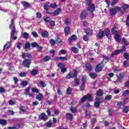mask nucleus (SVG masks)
Segmentation results:
<instances>
[{
  "mask_svg": "<svg viewBox=\"0 0 129 129\" xmlns=\"http://www.w3.org/2000/svg\"><path fill=\"white\" fill-rule=\"evenodd\" d=\"M9 29L11 30V38H13L14 40H17L18 37L14 36L17 33V31H16V27L15 26V20L14 19L11 20V24L9 26Z\"/></svg>",
  "mask_w": 129,
  "mask_h": 129,
  "instance_id": "1",
  "label": "nucleus"
},
{
  "mask_svg": "<svg viewBox=\"0 0 129 129\" xmlns=\"http://www.w3.org/2000/svg\"><path fill=\"white\" fill-rule=\"evenodd\" d=\"M93 95L92 94H88L85 96H84L81 99V103H84L86 100H88V101H89L90 102H91V101H93Z\"/></svg>",
  "mask_w": 129,
  "mask_h": 129,
  "instance_id": "2",
  "label": "nucleus"
},
{
  "mask_svg": "<svg viewBox=\"0 0 129 129\" xmlns=\"http://www.w3.org/2000/svg\"><path fill=\"white\" fill-rule=\"evenodd\" d=\"M73 72H70L66 76V79H71V78H77V75H78V72L76 70H74Z\"/></svg>",
  "mask_w": 129,
  "mask_h": 129,
  "instance_id": "3",
  "label": "nucleus"
},
{
  "mask_svg": "<svg viewBox=\"0 0 129 129\" xmlns=\"http://www.w3.org/2000/svg\"><path fill=\"white\" fill-rule=\"evenodd\" d=\"M104 67V64H103V61H100L96 67L95 68V71L96 73H99L101 71H102Z\"/></svg>",
  "mask_w": 129,
  "mask_h": 129,
  "instance_id": "4",
  "label": "nucleus"
},
{
  "mask_svg": "<svg viewBox=\"0 0 129 129\" xmlns=\"http://www.w3.org/2000/svg\"><path fill=\"white\" fill-rule=\"evenodd\" d=\"M87 80V79H86V76H84L82 77V84L80 86V91H83L85 89V83H86Z\"/></svg>",
  "mask_w": 129,
  "mask_h": 129,
  "instance_id": "5",
  "label": "nucleus"
},
{
  "mask_svg": "<svg viewBox=\"0 0 129 129\" xmlns=\"http://www.w3.org/2000/svg\"><path fill=\"white\" fill-rule=\"evenodd\" d=\"M31 63H32V60H31V59L24 58L22 62V65L24 67H26V68H30Z\"/></svg>",
  "mask_w": 129,
  "mask_h": 129,
  "instance_id": "6",
  "label": "nucleus"
},
{
  "mask_svg": "<svg viewBox=\"0 0 129 129\" xmlns=\"http://www.w3.org/2000/svg\"><path fill=\"white\" fill-rule=\"evenodd\" d=\"M125 77H126V74H125V72H123L119 74V75L117 76L118 82H122Z\"/></svg>",
  "mask_w": 129,
  "mask_h": 129,
  "instance_id": "7",
  "label": "nucleus"
},
{
  "mask_svg": "<svg viewBox=\"0 0 129 129\" xmlns=\"http://www.w3.org/2000/svg\"><path fill=\"white\" fill-rule=\"evenodd\" d=\"M61 13V8H58L55 10L53 12H50L49 11L46 12L47 15H53V16H58Z\"/></svg>",
  "mask_w": 129,
  "mask_h": 129,
  "instance_id": "8",
  "label": "nucleus"
},
{
  "mask_svg": "<svg viewBox=\"0 0 129 129\" xmlns=\"http://www.w3.org/2000/svg\"><path fill=\"white\" fill-rule=\"evenodd\" d=\"M63 32L66 37L69 36V34L71 32V28L70 27V26H66L65 28H64Z\"/></svg>",
  "mask_w": 129,
  "mask_h": 129,
  "instance_id": "9",
  "label": "nucleus"
},
{
  "mask_svg": "<svg viewBox=\"0 0 129 129\" xmlns=\"http://www.w3.org/2000/svg\"><path fill=\"white\" fill-rule=\"evenodd\" d=\"M109 15L111 17H114L117 14V10L115 8H110L109 9Z\"/></svg>",
  "mask_w": 129,
  "mask_h": 129,
  "instance_id": "10",
  "label": "nucleus"
},
{
  "mask_svg": "<svg viewBox=\"0 0 129 129\" xmlns=\"http://www.w3.org/2000/svg\"><path fill=\"white\" fill-rule=\"evenodd\" d=\"M85 32L87 36H91L93 35V30L90 27L87 28Z\"/></svg>",
  "mask_w": 129,
  "mask_h": 129,
  "instance_id": "11",
  "label": "nucleus"
},
{
  "mask_svg": "<svg viewBox=\"0 0 129 129\" xmlns=\"http://www.w3.org/2000/svg\"><path fill=\"white\" fill-rule=\"evenodd\" d=\"M80 17L81 20H85V19H86V17H87V12H86V10H83L82 11Z\"/></svg>",
  "mask_w": 129,
  "mask_h": 129,
  "instance_id": "12",
  "label": "nucleus"
},
{
  "mask_svg": "<svg viewBox=\"0 0 129 129\" xmlns=\"http://www.w3.org/2000/svg\"><path fill=\"white\" fill-rule=\"evenodd\" d=\"M118 28L117 27V25L114 24L113 27L111 30V33L112 35H116V34H118Z\"/></svg>",
  "mask_w": 129,
  "mask_h": 129,
  "instance_id": "13",
  "label": "nucleus"
},
{
  "mask_svg": "<svg viewBox=\"0 0 129 129\" xmlns=\"http://www.w3.org/2000/svg\"><path fill=\"white\" fill-rule=\"evenodd\" d=\"M39 118L41 120H44V121H46V120L48 119V116H47L46 114H45V113L43 112L39 115Z\"/></svg>",
  "mask_w": 129,
  "mask_h": 129,
  "instance_id": "14",
  "label": "nucleus"
},
{
  "mask_svg": "<svg viewBox=\"0 0 129 129\" xmlns=\"http://www.w3.org/2000/svg\"><path fill=\"white\" fill-rule=\"evenodd\" d=\"M88 6V11L90 13H92L95 11V6H94V4H91Z\"/></svg>",
  "mask_w": 129,
  "mask_h": 129,
  "instance_id": "15",
  "label": "nucleus"
},
{
  "mask_svg": "<svg viewBox=\"0 0 129 129\" xmlns=\"http://www.w3.org/2000/svg\"><path fill=\"white\" fill-rule=\"evenodd\" d=\"M104 32H105V35L108 39H110V38H111V34H110V30L109 29H105Z\"/></svg>",
  "mask_w": 129,
  "mask_h": 129,
  "instance_id": "16",
  "label": "nucleus"
},
{
  "mask_svg": "<svg viewBox=\"0 0 129 129\" xmlns=\"http://www.w3.org/2000/svg\"><path fill=\"white\" fill-rule=\"evenodd\" d=\"M21 56H22L23 59H26V58H27V57L29 59H31V58H32V54H30V53H29V52H27L26 53H22V54Z\"/></svg>",
  "mask_w": 129,
  "mask_h": 129,
  "instance_id": "17",
  "label": "nucleus"
},
{
  "mask_svg": "<svg viewBox=\"0 0 129 129\" xmlns=\"http://www.w3.org/2000/svg\"><path fill=\"white\" fill-rule=\"evenodd\" d=\"M66 117L68 120H70V121H72L73 120V114L71 113H67L66 114Z\"/></svg>",
  "mask_w": 129,
  "mask_h": 129,
  "instance_id": "18",
  "label": "nucleus"
},
{
  "mask_svg": "<svg viewBox=\"0 0 129 129\" xmlns=\"http://www.w3.org/2000/svg\"><path fill=\"white\" fill-rule=\"evenodd\" d=\"M97 37L98 39H102L104 37V31H100L97 34Z\"/></svg>",
  "mask_w": 129,
  "mask_h": 129,
  "instance_id": "19",
  "label": "nucleus"
},
{
  "mask_svg": "<svg viewBox=\"0 0 129 129\" xmlns=\"http://www.w3.org/2000/svg\"><path fill=\"white\" fill-rule=\"evenodd\" d=\"M122 52V50H115L111 54L110 58H113V56H115V55H117L119 54V53H121Z\"/></svg>",
  "mask_w": 129,
  "mask_h": 129,
  "instance_id": "20",
  "label": "nucleus"
},
{
  "mask_svg": "<svg viewBox=\"0 0 129 129\" xmlns=\"http://www.w3.org/2000/svg\"><path fill=\"white\" fill-rule=\"evenodd\" d=\"M96 96H98V97H101L103 95V91L101 89H99L98 91L96 92Z\"/></svg>",
  "mask_w": 129,
  "mask_h": 129,
  "instance_id": "21",
  "label": "nucleus"
},
{
  "mask_svg": "<svg viewBox=\"0 0 129 129\" xmlns=\"http://www.w3.org/2000/svg\"><path fill=\"white\" fill-rule=\"evenodd\" d=\"M41 36L43 38H49V32L44 30L41 32Z\"/></svg>",
  "mask_w": 129,
  "mask_h": 129,
  "instance_id": "22",
  "label": "nucleus"
},
{
  "mask_svg": "<svg viewBox=\"0 0 129 129\" xmlns=\"http://www.w3.org/2000/svg\"><path fill=\"white\" fill-rule=\"evenodd\" d=\"M114 38L116 42H117V43H120V35H119L118 33L115 34Z\"/></svg>",
  "mask_w": 129,
  "mask_h": 129,
  "instance_id": "23",
  "label": "nucleus"
},
{
  "mask_svg": "<svg viewBox=\"0 0 129 129\" xmlns=\"http://www.w3.org/2000/svg\"><path fill=\"white\" fill-rule=\"evenodd\" d=\"M36 98L38 101H42L43 100V94L39 93L36 97Z\"/></svg>",
  "mask_w": 129,
  "mask_h": 129,
  "instance_id": "24",
  "label": "nucleus"
},
{
  "mask_svg": "<svg viewBox=\"0 0 129 129\" xmlns=\"http://www.w3.org/2000/svg\"><path fill=\"white\" fill-rule=\"evenodd\" d=\"M56 42L57 43L58 46H61L62 44H63V41L61 39V38L57 37L56 39Z\"/></svg>",
  "mask_w": 129,
  "mask_h": 129,
  "instance_id": "25",
  "label": "nucleus"
},
{
  "mask_svg": "<svg viewBox=\"0 0 129 129\" xmlns=\"http://www.w3.org/2000/svg\"><path fill=\"white\" fill-rule=\"evenodd\" d=\"M71 50L72 52H73V53H74V54H77L78 53H79V49L75 46L72 47L71 48Z\"/></svg>",
  "mask_w": 129,
  "mask_h": 129,
  "instance_id": "26",
  "label": "nucleus"
},
{
  "mask_svg": "<svg viewBox=\"0 0 129 129\" xmlns=\"http://www.w3.org/2000/svg\"><path fill=\"white\" fill-rule=\"evenodd\" d=\"M44 126L49 128L50 127H52V121L51 120H49L48 121L45 123Z\"/></svg>",
  "mask_w": 129,
  "mask_h": 129,
  "instance_id": "27",
  "label": "nucleus"
},
{
  "mask_svg": "<svg viewBox=\"0 0 129 129\" xmlns=\"http://www.w3.org/2000/svg\"><path fill=\"white\" fill-rule=\"evenodd\" d=\"M89 76L92 79H95V78H97L98 75L96 73H91Z\"/></svg>",
  "mask_w": 129,
  "mask_h": 129,
  "instance_id": "28",
  "label": "nucleus"
},
{
  "mask_svg": "<svg viewBox=\"0 0 129 129\" xmlns=\"http://www.w3.org/2000/svg\"><path fill=\"white\" fill-rule=\"evenodd\" d=\"M96 101L97 102L100 103L101 104V103H103V99L102 98H100L99 97H96Z\"/></svg>",
  "mask_w": 129,
  "mask_h": 129,
  "instance_id": "29",
  "label": "nucleus"
},
{
  "mask_svg": "<svg viewBox=\"0 0 129 129\" xmlns=\"http://www.w3.org/2000/svg\"><path fill=\"white\" fill-rule=\"evenodd\" d=\"M86 69L89 70V71H91L92 70V66H91V64L90 63L88 62L86 63Z\"/></svg>",
  "mask_w": 129,
  "mask_h": 129,
  "instance_id": "30",
  "label": "nucleus"
},
{
  "mask_svg": "<svg viewBox=\"0 0 129 129\" xmlns=\"http://www.w3.org/2000/svg\"><path fill=\"white\" fill-rule=\"evenodd\" d=\"M22 5H23V7H24V8H29L31 6V5L30 4V3H29V2H21Z\"/></svg>",
  "mask_w": 129,
  "mask_h": 129,
  "instance_id": "31",
  "label": "nucleus"
},
{
  "mask_svg": "<svg viewBox=\"0 0 129 129\" xmlns=\"http://www.w3.org/2000/svg\"><path fill=\"white\" fill-rule=\"evenodd\" d=\"M65 24L67 26H69V25H71V19L69 18H67L66 19V20L64 21Z\"/></svg>",
  "mask_w": 129,
  "mask_h": 129,
  "instance_id": "32",
  "label": "nucleus"
},
{
  "mask_svg": "<svg viewBox=\"0 0 129 129\" xmlns=\"http://www.w3.org/2000/svg\"><path fill=\"white\" fill-rule=\"evenodd\" d=\"M74 83L76 86H78L80 84V79L79 78H76L74 80Z\"/></svg>",
  "mask_w": 129,
  "mask_h": 129,
  "instance_id": "33",
  "label": "nucleus"
},
{
  "mask_svg": "<svg viewBox=\"0 0 129 129\" xmlns=\"http://www.w3.org/2000/svg\"><path fill=\"white\" fill-rule=\"evenodd\" d=\"M122 43H123L124 45H125L126 47H127V46L129 45L128 41H127V40L126 39H125V38L123 37L122 38Z\"/></svg>",
  "mask_w": 129,
  "mask_h": 129,
  "instance_id": "34",
  "label": "nucleus"
},
{
  "mask_svg": "<svg viewBox=\"0 0 129 129\" xmlns=\"http://www.w3.org/2000/svg\"><path fill=\"white\" fill-rule=\"evenodd\" d=\"M30 47H31V43H30L29 42L26 43L25 45V50H26V51H28V50H30Z\"/></svg>",
  "mask_w": 129,
  "mask_h": 129,
  "instance_id": "35",
  "label": "nucleus"
},
{
  "mask_svg": "<svg viewBox=\"0 0 129 129\" xmlns=\"http://www.w3.org/2000/svg\"><path fill=\"white\" fill-rule=\"evenodd\" d=\"M50 60H51V57L49 55H45L43 58L44 62H48V61H50Z\"/></svg>",
  "mask_w": 129,
  "mask_h": 129,
  "instance_id": "36",
  "label": "nucleus"
},
{
  "mask_svg": "<svg viewBox=\"0 0 129 129\" xmlns=\"http://www.w3.org/2000/svg\"><path fill=\"white\" fill-rule=\"evenodd\" d=\"M49 8H50V6H49V5H48V3H45L44 4L43 9L44 10L46 11V12H49Z\"/></svg>",
  "mask_w": 129,
  "mask_h": 129,
  "instance_id": "37",
  "label": "nucleus"
},
{
  "mask_svg": "<svg viewBox=\"0 0 129 129\" xmlns=\"http://www.w3.org/2000/svg\"><path fill=\"white\" fill-rule=\"evenodd\" d=\"M72 92V88L69 87L66 90L67 95H70Z\"/></svg>",
  "mask_w": 129,
  "mask_h": 129,
  "instance_id": "38",
  "label": "nucleus"
},
{
  "mask_svg": "<svg viewBox=\"0 0 129 129\" xmlns=\"http://www.w3.org/2000/svg\"><path fill=\"white\" fill-rule=\"evenodd\" d=\"M70 111L72 113H76V112H77V108L71 106L70 108Z\"/></svg>",
  "mask_w": 129,
  "mask_h": 129,
  "instance_id": "39",
  "label": "nucleus"
},
{
  "mask_svg": "<svg viewBox=\"0 0 129 129\" xmlns=\"http://www.w3.org/2000/svg\"><path fill=\"white\" fill-rule=\"evenodd\" d=\"M11 47V43L10 42H7L6 44L4 46V50H7Z\"/></svg>",
  "mask_w": 129,
  "mask_h": 129,
  "instance_id": "40",
  "label": "nucleus"
},
{
  "mask_svg": "<svg viewBox=\"0 0 129 129\" xmlns=\"http://www.w3.org/2000/svg\"><path fill=\"white\" fill-rule=\"evenodd\" d=\"M123 112H124L125 113H127L129 111V107L128 106H124L122 109Z\"/></svg>",
  "mask_w": 129,
  "mask_h": 129,
  "instance_id": "41",
  "label": "nucleus"
},
{
  "mask_svg": "<svg viewBox=\"0 0 129 129\" xmlns=\"http://www.w3.org/2000/svg\"><path fill=\"white\" fill-rule=\"evenodd\" d=\"M78 38H77V36L75 35H73L70 38V41H77V39Z\"/></svg>",
  "mask_w": 129,
  "mask_h": 129,
  "instance_id": "42",
  "label": "nucleus"
},
{
  "mask_svg": "<svg viewBox=\"0 0 129 129\" xmlns=\"http://www.w3.org/2000/svg\"><path fill=\"white\" fill-rule=\"evenodd\" d=\"M7 120L4 119H0V124L2 125H7Z\"/></svg>",
  "mask_w": 129,
  "mask_h": 129,
  "instance_id": "43",
  "label": "nucleus"
},
{
  "mask_svg": "<svg viewBox=\"0 0 129 129\" xmlns=\"http://www.w3.org/2000/svg\"><path fill=\"white\" fill-rule=\"evenodd\" d=\"M112 99V96L111 95H108L105 97V100L109 101Z\"/></svg>",
  "mask_w": 129,
  "mask_h": 129,
  "instance_id": "44",
  "label": "nucleus"
},
{
  "mask_svg": "<svg viewBox=\"0 0 129 129\" xmlns=\"http://www.w3.org/2000/svg\"><path fill=\"white\" fill-rule=\"evenodd\" d=\"M117 9H118L119 11H120V13H121V14H124V13H125L126 10H125L124 9V8H123L122 7H116Z\"/></svg>",
  "mask_w": 129,
  "mask_h": 129,
  "instance_id": "45",
  "label": "nucleus"
},
{
  "mask_svg": "<svg viewBox=\"0 0 129 129\" xmlns=\"http://www.w3.org/2000/svg\"><path fill=\"white\" fill-rule=\"evenodd\" d=\"M49 7L50 8H51V9H56V8H58V5H57V4L56 3H52L50 5Z\"/></svg>",
  "mask_w": 129,
  "mask_h": 129,
  "instance_id": "46",
  "label": "nucleus"
},
{
  "mask_svg": "<svg viewBox=\"0 0 129 129\" xmlns=\"http://www.w3.org/2000/svg\"><path fill=\"white\" fill-rule=\"evenodd\" d=\"M39 84L43 88H44V87H46V86H47L45 82L43 81H40Z\"/></svg>",
  "mask_w": 129,
  "mask_h": 129,
  "instance_id": "47",
  "label": "nucleus"
},
{
  "mask_svg": "<svg viewBox=\"0 0 129 129\" xmlns=\"http://www.w3.org/2000/svg\"><path fill=\"white\" fill-rule=\"evenodd\" d=\"M32 92H33V93H39L40 92L39 89L37 88H32Z\"/></svg>",
  "mask_w": 129,
  "mask_h": 129,
  "instance_id": "48",
  "label": "nucleus"
},
{
  "mask_svg": "<svg viewBox=\"0 0 129 129\" xmlns=\"http://www.w3.org/2000/svg\"><path fill=\"white\" fill-rule=\"evenodd\" d=\"M128 94H129V90H126L123 92L122 95V96H127Z\"/></svg>",
  "mask_w": 129,
  "mask_h": 129,
  "instance_id": "49",
  "label": "nucleus"
},
{
  "mask_svg": "<svg viewBox=\"0 0 129 129\" xmlns=\"http://www.w3.org/2000/svg\"><path fill=\"white\" fill-rule=\"evenodd\" d=\"M49 43L51 45V46H55V45H56V41L53 39H51L50 40Z\"/></svg>",
  "mask_w": 129,
  "mask_h": 129,
  "instance_id": "50",
  "label": "nucleus"
},
{
  "mask_svg": "<svg viewBox=\"0 0 129 129\" xmlns=\"http://www.w3.org/2000/svg\"><path fill=\"white\" fill-rule=\"evenodd\" d=\"M30 89H31V87H27L24 92V94L25 95H28V94L30 92Z\"/></svg>",
  "mask_w": 129,
  "mask_h": 129,
  "instance_id": "51",
  "label": "nucleus"
},
{
  "mask_svg": "<svg viewBox=\"0 0 129 129\" xmlns=\"http://www.w3.org/2000/svg\"><path fill=\"white\" fill-rule=\"evenodd\" d=\"M31 74H32V75H33L34 76H35V75H37V74H38V70H33L31 72Z\"/></svg>",
  "mask_w": 129,
  "mask_h": 129,
  "instance_id": "52",
  "label": "nucleus"
},
{
  "mask_svg": "<svg viewBox=\"0 0 129 129\" xmlns=\"http://www.w3.org/2000/svg\"><path fill=\"white\" fill-rule=\"evenodd\" d=\"M20 109L22 112H27V109H26V107L25 106H21Z\"/></svg>",
  "mask_w": 129,
  "mask_h": 129,
  "instance_id": "53",
  "label": "nucleus"
},
{
  "mask_svg": "<svg viewBox=\"0 0 129 129\" xmlns=\"http://www.w3.org/2000/svg\"><path fill=\"white\" fill-rule=\"evenodd\" d=\"M29 84V83L27 81H23L21 82V85L25 87V86H27Z\"/></svg>",
  "mask_w": 129,
  "mask_h": 129,
  "instance_id": "54",
  "label": "nucleus"
},
{
  "mask_svg": "<svg viewBox=\"0 0 129 129\" xmlns=\"http://www.w3.org/2000/svg\"><path fill=\"white\" fill-rule=\"evenodd\" d=\"M22 46H23V43L20 42L17 43V48H18L19 50H21V49H22Z\"/></svg>",
  "mask_w": 129,
  "mask_h": 129,
  "instance_id": "55",
  "label": "nucleus"
},
{
  "mask_svg": "<svg viewBox=\"0 0 129 129\" xmlns=\"http://www.w3.org/2000/svg\"><path fill=\"white\" fill-rule=\"evenodd\" d=\"M31 46L32 48H36L39 47V44L37 42H32L31 43Z\"/></svg>",
  "mask_w": 129,
  "mask_h": 129,
  "instance_id": "56",
  "label": "nucleus"
},
{
  "mask_svg": "<svg viewBox=\"0 0 129 129\" xmlns=\"http://www.w3.org/2000/svg\"><path fill=\"white\" fill-rule=\"evenodd\" d=\"M65 66V64L63 63L62 62H59L57 64V67L58 68H60V69H61V68H63Z\"/></svg>",
  "mask_w": 129,
  "mask_h": 129,
  "instance_id": "57",
  "label": "nucleus"
},
{
  "mask_svg": "<svg viewBox=\"0 0 129 129\" xmlns=\"http://www.w3.org/2000/svg\"><path fill=\"white\" fill-rule=\"evenodd\" d=\"M58 54L59 55H65L66 54V50L61 49L59 51Z\"/></svg>",
  "mask_w": 129,
  "mask_h": 129,
  "instance_id": "58",
  "label": "nucleus"
},
{
  "mask_svg": "<svg viewBox=\"0 0 129 129\" xmlns=\"http://www.w3.org/2000/svg\"><path fill=\"white\" fill-rule=\"evenodd\" d=\"M23 36L25 39H29V33L25 32L23 33Z\"/></svg>",
  "mask_w": 129,
  "mask_h": 129,
  "instance_id": "59",
  "label": "nucleus"
},
{
  "mask_svg": "<svg viewBox=\"0 0 129 129\" xmlns=\"http://www.w3.org/2000/svg\"><path fill=\"white\" fill-rule=\"evenodd\" d=\"M59 60L60 61H67L68 60V58H67V57L64 56H60L59 57Z\"/></svg>",
  "mask_w": 129,
  "mask_h": 129,
  "instance_id": "60",
  "label": "nucleus"
},
{
  "mask_svg": "<svg viewBox=\"0 0 129 129\" xmlns=\"http://www.w3.org/2000/svg\"><path fill=\"white\" fill-rule=\"evenodd\" d=\"M36 18L38 19V20L42 19V14L39 12L36 13Z\"/></svg>",
  "mask_w": 129,
  "mask_h": 129,
  "instance_id": "61",
  "label": "nucleus"
},
{
  "mask_svg": "<svg viewBox=\"0 0 129 129\" xmlns=\"http://www.w3.org/2000/svg\"><path fill=\"white\" fill-rule=\"evenodd\" d=\"M123 57L124 59H126V60H129V55L127 52H125L123 54Z\"/></svg>",
  "mask_w": 129,
  "mask_h": 129,
  "instance_id": "62",
  "label": "nucleus"
},
{
  "mask_svg": "<svg viewBox=\"0 0 129 129\" xmlns=\"http://www.w3.org/2000/svg\"><path fill=\"white\" fill-rule=\"evenodd\" d=\"M94 105L95 107H96V108H98V107H99V106H100V103H98V102L96 101L94 102Z\"/></svg>",
  "mask_w": 129,
  "mask_h": 129,
  "instance_id": "63",
  "label": "nucleus"
},
{
  "mask_svg": "<svg viewBox=\"0 0 129 129\" xmlns=\"http://www.w3.org/2000/svg\"><path fill=\"white\" fill-rule=\"evenodd\" d=\"M121 7L124 9L125 10H126V9L129 8V5L126 4H123L121 6Z\"/></svg>",
  "mask_w": 129,
  "mask_h": 129,
  "instance_id": "64",
  "label": "nucleus"
}]
</instances>
